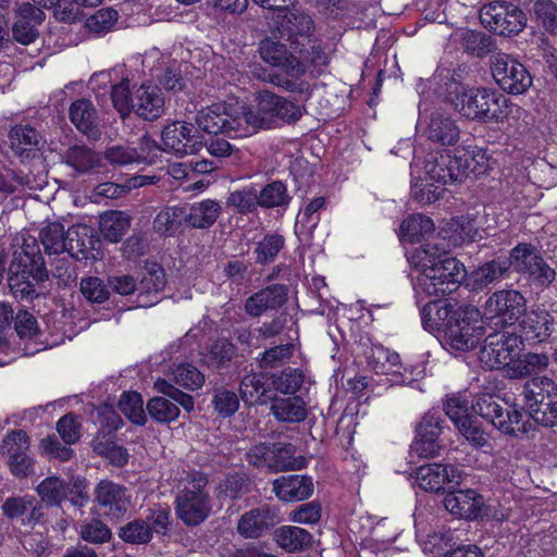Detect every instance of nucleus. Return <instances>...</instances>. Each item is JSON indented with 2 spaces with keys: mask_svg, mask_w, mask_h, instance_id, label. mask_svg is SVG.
I'll return each instance as SVG.
<instances>
[{
  "mask_svg": "<svg viewBox=\"0 0 557 557\" xmlns=\"http://www.w3.org/2000/svg\"><path fill=\"white\" fill-rule=\"evenodd\" d=\"M362 346L367 366L376 374H385L400 364V356L380 343H363Z\"/></svg>",
  "mask_w": 557,
  "mask_h": 557,
  "instance_id": "nucleus-40",
  "label": "nucleus"
},
{
  "mask_svg": "<svg viewBox=\"0 0 557 557\" xmlns=\"http://www.w3.org/2000/svg\"><path fill=\"white\" fill-rule=\"evenodd\" d=\"M273 393L295 394L304 382L302 372L298 369L287 368L280 374H271Z\"/></svg>",
  "mask_w": 557,
  "mask_h": 557,
  "instance_id": "nucleus-64",
  "label": "nucleus"
},
{
  "mask_svg": "<svg viewBox=\"0 0 557 557\" xmlns=\"http://www.w3.org/2000/svg\"><path fill=\"white\" fill-rule=\"evenodd\" d=\"M433 143L442 146H453L459 140L460 131L456 122L447 115L434 113L423 131Z\"/></svg>",
  "mask_w": 557,
  "mask_h": 557,
  "instance_id": "nucleus-37",
  "label": "nucleus"
},
{
  "mask_svg": "<svg viewBox=\"0 0 557 557\" xmlns=\"http://www.w3.org/2000/svg\"><path fill=\"white\" fill-rule=\"evenodd\" d=\"M250 76L259 82L269 83L274 87L289 92H302L305 90L304 82H296L282 73L272 72L265 69L261 63L253 62L248 65Z\"/></svg>",
  "mask_w": 557,
  "mask_h": 557,
  "instance_id": "nucleus-43",
  "label": "nucleus"
},
{
  "mask_svg": "<svg viewBox=\"0 0 557 557\" xmlns=\"http://www.w3.org/2000/svg\"><path fill=\"white\" fill-rule=\"evenodd\" d=\"M411 281L416 301H429L420 310L423 329L443 337L455 351L474 349L481 339L480 311L472 305H459L455 296L461 285L476 288L493 281Z\"/></svg>",
  "mask_w": 557,
  "mask_h": 557,
  "instance_id": "nucleus-2",
  "label": "nucleus"
},
{
  "mask_svg": "<svg viewBox=\"0 0 557 557\" xmlns=\"http://www.w3.org/2000/svg\"><path fill=\"white\" fill-rule=\"evenodd\" d=\"M480 20L485 28L500 36L517 35L527 26L525 13L507 1H494L483 5Z\"/></svg>",
  "mask_w": 557,
  "mask_h": 557,
  "instance_id": "nucleus-12",
  "label": "nucleus"
},
{
  "mask_svg": "<svg viewBox=\"0 0 557 557\" xmlns=\"http://www.w3.org/2000/svg\"><path fill=\"white\" fill-rule=\"evenodd\" d=\"M186 222V208L181 206L165 207L153 219V230L163 236H175Z\"/></svg>",
  "mask_w": 557,
  "mask_h": 557,
  "instance_id": "nucleus-42",
  "label": "nucleus"
},
{
  "mask_svg": "<svg viewBox=\"0 0 557 557\" xmlns=\"http://www.w3.org/2000/svg\"><path fill=\"white\" fill-rule=\"evenodd\" d=\"M119 536L129 544H147L152 539V529L148 521L135 519L120 529Z\"/></svg>",
  "mask_w": 557,
  "mask_h": 557,
  "instance_id": "nucleus-63",
  "label": "nucleus"
},
{
  "mask_svg": "<svg viewBox=\"0 0 557 557\" xmlns=\"http://www.w3.org/2000/svg\"><path fill=\"white\" fill-rule=\"evenodd\" d=\"M273 541L286 553H300L311 547L313 535L296 525H281L273 531Z\"/></svg>",
  "mask_w": 557,
  "mask_h": 557,
  "instance_id": "nucleus-36",
  "label": "nucleus"
},
{
  "mask_svg": "<svg viewBox=\"0 0 557 557\" xmlns=\"http://www.w3.org/2000/svg\"><path fill=\"white\" fill-rule=\"evenodd\" d=\"M95 502L100 513L111 520L123 517L131 503L127 488L110 480H101L97 484Z\"/></svg>",
  "mask_w": 557,
  "mask_h": 557,
  "instance_id": "nucleus-25",
  "label": "nucleus"
},
{
  "mask_svg": "<svg viewBox=\"0 0 557 557\" xmlns=\"http://www.w3.org/2000/svg\"><path fill=\"white\" fill-rule=\"evenodd\" d=\"M527 310L524 296L517 290L494 293L485 304L484 311L495 325H513Z\"/></svg>",
  "mask_w": 557,
  "mask_h": 557,
  "instance_id": "nucleus-15",
  "label": "nucleus"
},
{
  "mask_svg": "<svg viewBox=\"0 0 557 557\" xmlns=\"http://www.w3.org/2000/svg\"><path fill=\"white\" fill-rule=\"evenodd\" d=\"M521 406L525 419L544 428L557 426V382L548 376H534L523 386Z\"/></svg>",
  "mask_w": 557,
  "mask_h": 557,
  "instance_id": "nucleus-8",
  "label": "nucleus"
},
{
  "mask_svg": "<svg viewBox=\"0 0 557 557\" xmlns=\"http://www.w3.org/2000/svg\"><path fill=\"white\" fill-rule=\"evenodd\" d=\"M435 230L431 218L417 213L405 219L399 228L401 240L418 243L422 238L431 235Z\"/></svg>",
  "mask_w": 557,
  "mask_h": 557,
  "instance_id": "nucleus-46",
  "label": "nucleus"
},
{
  "mask_svg": "<svg viewBox=\"0 0 557 557\" xmlns=\"http://www.w3.org/2000/svg\"><path fill=\"white\" fill-rule=\"evenodd\" d=\"M36 491L42 505L60 506L66 497V483L59 476H47L38 484Z\"/></svg>",
  "mask_w": 557,
  "mask_h": 557,
  "instance_id": "nucleus-55",
  "label": "nucleus"
},
{
  "mask_svg": "<svg viewBox=\"0 0 557 557\" xmlns=\"http://www.w3.org/2000/svg\"><path fill=\"white\" fill-rule=\"evenodd\" d=\"M459 274H462L461 278H467L465 264L449 253L438 250L432 272L425 273V278H454Z\"/></svg>",
  "mask_w": 557,
  "mask_h": 557,
  "instance_id": "nucleus-53",
  "label": "nucleus"
},
{
  "mask_svg": "<svg viewBox=\"0 0 557 557\" xmlns=\"http://www.w3.org/2000/svg\"><path fill=\"white\" fill-rule=\"evenodd\" d=\"M69 116L75 127L87 137L92 139L100 137L97 110L90 100L85 98L75 100L69 109Z\"/></svg>",
  "mask_w": 557,
  "mask_h": 557,
  "instance_id": "nucleus-34",
  "label": "nucleus"
},
{
  "mask_svg": "<svg viewBox=\"0 0 557 557\" xmlns=\"http://www.w3.org/2000/svg\"><path fill=\"white\" fill-rule=\"evenodd\" d=\"M198 128L212 135L227 134L234 137H246L252 134L250 125V108L242 107L240 112H230L222 103L201 109L196 114Z\"/></svg>",
  "mask_w": 557,
  "mask_h": 557,
  "instance_id": "nucleus-9",
  "label": "nucleus"
},
{
  "mask_svg": "<svg viewBox=\"0 0 557 557\" xmlns=\"http://www.w3.org/2000/svg\"><path fill=\"white\" fill-rule=\"evenodd\" d=\"M280 521L278 509L264 504L244 512L236 529L242 537L257 540L274 531Z\"/></svg>",
  "mask_w": 557,
  "mask_h": 557,
  "instance_id": "nucleus-21",
  "label": "nucleus"
},
{
  "mask_svg": "<svg viewBox=\"0 0 557 557\" xmlns=\"http://www.w3.org/2000/svg\"><path fill=\"white\" fill-rule=\"evenodd\" d=\"M163 150L177 157L194 154L203 147V138L198 129L187 122L175 121L162 131Z\"/></svg>",
  "mask_w": 557,
  "mask_h": 557,
  "instance_id": "nucleus-20",
  "label": "nucleus"
},
{
  "mask_svg": "<svg viewBox=\"0 0 557 557\" xmlns=\"http://www.w3.org/2000/svg\"><path fill=\"white\" fill-rule=\"evenodd\" d=\"M524 349L522 336L508 331L488 334L480 349V360L490 369L508 368L513 366L516 358Z\"/></svg>",
  "mask_w": 557,
  "mask_h": 557,
  "instance_id": "nucleus-11",
  "label": "nucleus"
},
{
  "mask_svg": "<svg viewBox=\"0 0 557 557\" xmlns=\"http://www.w3.org/2000/svg\"><path fill=\"white\" fill-rule=\"evenodd\" d=\"M454 159L450 156L431 157L424 161L423 169H414L417 175L420 173L422 180L428 184H438L444 187L448 182L457 181L458 174L455 173Z\"/></svg>",
  "mask_w": 557,
  "mask_h": 557,
  "instance_id": "nucleus-35",
  "label": "nucleus"
},
{
  "mask_svg": "<svg viewBox=\"0 0 557 557\" xmlns=\"http://www.w3.org/2000/svg\"><path fill=\"white\" fill-rule=\"evenodd\" d=\"M9 278H48L36 238L23 236L20 249L13 252L9 267Z\"/></svg>",
  "mask_w": 557,
  "mask_h": 557,
  "instance_id": "nucleus-18",
  "label": "nucleus"
},
{
  "mask_svg": "<svg viewBox=\"0 0 557 557\" xmlns=\"http://www.w3.org/2000/svg\"><path fill=\"white\" fill-rule=\"evenodd\" d=\"M10 148L22 160L35 158L46 146L42 134L30 124H16L9 132Z\"/></svg>",
  "mask_w": 557,
  "mask_h": 557,
  "instance_id": "nucleus-29",
  "label": "nucleus"
},
{
  "mask_svg": "<svg viewBox=\"0 0 557 557\" xmlns=\"http://www.w3.org/2000/svg\"><path fill=\"white\" fill-rule=\"evenodd\" d=\"M414 479L420 488L434 494L448 495L445 497V507L453 515L467 520L483 519V496L475 490L456 491L460 484V472L457 467L447 463H428L414 471Z\"/></svg>",
  "mask_w": 557,
  "mask_h": 557,
  "instance_id": "nucleus-3",
  "label": "nucleus"
},
{
  "mask_svg": "<svg viewBox=\"0 0 557 557\" xmlns=\"http://www.w3.org/2000/svg\"><path fill=\"white\" fill-rule=\"evenodd\" d=\"M414 169H418V164L414 163L412 165V181H411V195L414 200L422 203H433L435 202L442 191L444 190L443 186L435 184L431 185L428 182L422 180V175L419 173L416 175Z\"/></svg>",
  "mask_w": 557,
  "mask_h": 557,
  "instance_id": "nucleus-61",
  "label": "nucleus"
},
{
  "mask_svg": "<svg viewBox=\"0 0 557 557\" xmlns=\"http://www.w3.org/2000/svg\"><path fill=\"white\" fill-rule=\"evenodd\" d=\"M239 396L224 386L215 387L212 393L211 406L220 419L233 417L239 409Z\"/></svg>",
  "mask_w": 557,
  "mask_h": 557,
  "instance_id": "nucleus-54",
  "label": "nucleus"
},
{
  "mask_svg": "<svg viewBox=\"0 0 557 557\" xmlns=\"http://www.w3.org/2000/svg\"><path fill=\"white\" fill-rule=\"evenodd\" d=\"M140 149L141 152L127 146H113L107 148L104 158L112 165H128L146 161L150 154L154 157L157 156L156 151L161 150L158 144L148 136L141 137Z\"/></svg>",
  "mask_w": 557,
  "mask_h": 557,
  "instance_id": "nucleus-33",
  "label": "nucleus"
},
{
  "mask_svg": "<svg viewBox=\"0 0 557 557\" xmlns=\"http://www.w3.org/2000/svg\"><path fill=\"white\" fill-rule=\"evenodd\" d=\"M284 245L285 239L282 235L277 233L267 234L256 243L252 252L256 263L264 265L273 262Z\"/></svg>",
  "mask_w": 557,
  "mask_h": 557,
  "instance_id": "nucleus-59",
  "label": "nucleus"
},
{
  "mask_svg": "<svg viewBox=\"0 0 557 557\" xmlns=\"http://www.w3.org/2000/svg\"><path fill=\"white\" fill-rule=\"evenodd\" d=\"M119 12L111 8H102L85 20L84 26L87 32L96 37L104 36L113 30L119 21Z\"/></svg>",
  "mask_w": 557,
  "mask_h": 557,
  "instance_id": "nucleus-52",
  "label": "nucleus"
},
{
  "mask_svg": "<svg viewBox=\"0 0 557 557\" xmlns=\"http://www.w3.org/2000/svg\"><path fill=\"white\" fill-rule=\"evenodd\" d=\"M44 505L36 497L25 495L9 497L2 505L3 515L12 522L32 531L44 522Z\"/></svg>",
  "mask_w": 557,
  "mask_h": 557,
  "instance_id": "nucleus-23",
  "label": "nucleus"
},
{
  "mask_svg": "<svg viewBox=\"0 0 557 557\" xmlns=\"http://www.w3.org/2000/svg\"><path fill=\"white\" fill-rule=\"evenodd\" d=\"M131 225L129 216L122 211H106L100 215L99 230L104 239L117 243Z\"/></svg>",
  "mask_w": 557,
  "mask_h": 557,
  "instance_id": "nucleus-45",
  "label": "nucleus"
},
{
  "mask_svg": "<svg viewBox=\"0 0 557 557\" xmlns=\"http://www.w3.org/2000/svg\"><path fill=\"white\" fill-rule=\"evenodd\" d=\"M471 409L504 435L519 437L528 434L532 426L525 419L521 404H503L492 394L478 395L472 401Z\"/></svg>",
  "mask_w": 557,
  "mask_h": 557,
  "instance_id": "nucleus-5",
  "label": "nucleus"
},
{
  "mask_svg": "<svg viewBox=\"0 0 557 557\" xmlns=\"http://www.w3.org/2000/svg\"><path fill=\"white\" fill-rule=\"evenodd\" d=\"M411 281L416 301H429L420 310L423 329L443 337L455 351L474 349L481 339L480 311L472 305H459L455 296L461 285L476 288L493 281Z\"/></svg>",
  "mask_w": 557,
  "mask_h": 557,
  "instance_id": "nucleus-1",
  "label": "nucleus"
},
{
  "mask_svg": "<svg viewBox=\"0 0 557 557\" xmlns=\"http://www.w3.org/2000/svg\"><path fill=\"white\" fill-rule=\"evenodd\" d=\"M67 253L77 259H97L101 257V242L96 231L86 224H76L67 228Z\"/></svg>",
  "mask_w": 557,
  "mask_h": 557,
  "instance_id": "nucleus-27",
  "label": "nucleus"
},
{
  "mask_svg": "<svg viewBox=\"0 0 557 557\" xmlns=\"http://www.w3.org/2000/svg\"><path fill=\"white\" fill-rule=\"evenodd\" d=\"M206 479L199 480L193 488L185 487L176 496V515L186 525H198L210 512L209 495L205 491Z\"/></svg>",
  "mask_w": 557,
  "mask_h": 557,
  "instance_id": "nucleus-16",
  "label": "nucleus"
},
{
  "mask_svg": "<svg viewBox=\"0 0 557 557\" xmlns=\"http://www.w3.org/2000/svg\"><path fill=\"white\" fill-rule=\"evenodd\" d=\"M258 201L259 207L265 209L286 208L292 201V196L282 181H273L258 191Z\"/></svg>",
  "mask_w": 557,
  "mask_h": 557,
  "instance_id": "nucleus-49",
  "label": "nucleus"
},
{
  "mask_svg": "<svg viewBox=\"0 0 557 557\" xmlns=\"http://www.w3.org/2000/svg\"><path fill=\"white\" fill-rule=\"evenodd\" d=\"M533 12L539 25L549 35L557 36V3L553 0H535Z\"/></svg>",
  "mask_w": 557,
  "mask_h": 557,
  "instance_id": "nucleus-62",
  "label": "nucleus"
},
{
  "mask_svg": "<svg viewBox=\"0 0 557 557\" xmlns=\"http://www.w3.org/2000/svg\"><path fill=\"white\" fill-rule=\"evenodd\" d=\"M40 242L48 255L67 252V231L59 222H50L39 233Z\"/></svg>",
  "mask_w": 557,
  "mask_h": 557,
  "instance_id": "nucleus-51",
  "label": "nucleus"
},
{
  "mask_svg": "<svg viewBox=\"0 0 557 557\" xmlns=\"http://www.w3.org/2000/svg\"><path fill=\"white\" fill-rule=\"evenodd\" d=\"M239 394L248 405H265L274 398L271 373L265 371L250 372L239 383Z\"/></svg>",
  "mask_w": 557,
  "mask_h": 557,
  "instance_id": "nucleus-30",
  "label": "nucleus"
},
{
  "mask_svg": "<svg viewBox=\"0 0 557 557\" xmlns=\"http://www.w3.org/2000/svg\"><path fill=\"white\" fill-rule=\"evenodd\" d=\"M275 496L285 503H296L308 499L314 491L313 480L309 475L287 474L272 482Z\"/></svg>",
  "mask_w": 557,
  "mask_h": 557,
  "instance_id": "nucleus-31",
  "label": "nucleus"
},
{
  "mask_svg": "<svg viewBox=\"0 0 557 557\" xmlns=\"http://www.w3.org/2000/svg\"><path fill=\"white\" fill-rule=\"evenodd\" d=\"M298 53V59L305 64V74L310 71L311 76H320L330 63V58L320 45H312L305 48L304 42L298 49H293Z\"/></svg>",
  "mask_w": 557,
  "mask_h": 557,
  "instance_id": "nucleus-50",
  "label": "nucleus"
},
{
  "mask_svg": "<svg viewBox=\"0 0 557 557\" xmlns=\"http://www.w3.org/2000/svg\"><path fill=\"white\" fill-rule=\"evenodd\" d=\"M62 161L77 173L85 174L97 168L99 156L86 146H72L62 156Z\"/></svg>",
  "mask_w": 557,
  "mask_h": 557,
  "instance_id": "nucleus-48",
  "label": "nucleus"
},
{
  "mask_svg": "<svg viewBox=\"0 0 557 557\" xmlns=\"http://www.w3.org/2000/svg\"><path fill=\"white\" fill-rule=\"evenodd\" d=\"M512 267L515 271L533 278H554L556 273L532 244L520 243L513 247L509 260H492L479 269V278H499Z\"/></svg>",
  "mask_w": 557,
  "mask_h": 557,
  "instance_id": "nucleus-7",
  "label": "nucleus"
},
{
  "mask_svg": "<svg viewBox=\"0 0 557 557\" xmlns=\"http://www.w3.org/2000/svg\"><path fill=\"white\" fill-rule=\"evenodd\" d=\"M469 77V67L467 64H449L442 63L437 66L432 84L436 86V92L445 97L453 103V100L460 98L468 91L466 81Z\"/></svg>",
  "mask_w": 557,
  "mask_h": 557,
  "instance_id": "nucleus-24",
  "label": "nucleus"
},
{
  "mask_svg": "<svg viewBox=\"0 0 557 557\" xmlns=\"http://www.w3.org/2000/svg\"><path fill=\"white\" fill-rule=\"evenodd\" d=\"M445 428V420L440 411L429 410L416 426V436L411 445L412 450L420 458H433L443 448L441 434Z\"/></svg>",
  "mask_w": 557,
  "mask_h": 557,
  "instance_id": "nucleus-17",
  "label": "nucleus"
},
{
  "mask_svg": "<svg viewBox=\"0 0 557 557\" xmlns=\"http://www.w3.org/2000/svg\"><path fill=\"white\" fill-rule=\"evenodd\" d=\"M491 72L496 84L506 92L522 95L532 86L529 70L513 57L497 52L491 57Z\"/></svg>",
  "mask_w": 557,
  "mask_h": 557,
  "instance_id": "nucleus-13",
  "label": "nucleus"
},
{
  "mask_svg": "<svg viewBox=\"0 0 557 557\" xmlns=\"http://www.w3.org/2000/svg\"><path fill=\"white\" fill-rule=\"evenodd\" d=\"M287 300V289L283 285L267 287L246 301V310L250 315L259 317L268 309H276Z\"/></svg>",
  "mask_w": 557,
  "mask_h": 557,
  "instance_id": "nucleus-38",
  "label": "nucleus"
},
{
  "mask_svg": "<svg viewBox=\"0 0 557 557\" xmlns=\"http://www.w3.org/2000/svg\"><path fill=\"white\" fill-rule=\"evenodd\" d=\"M258 52L263 62L273 67L283 69V75L290 79L299 82L305 75V64L277 39L271 37L261 39L258 44Z\"/></svg>",
  "mask_w": 557,
  "mask_h": 557,
  "instance_id": "nucleus-19",
  "label": "nucleus"
},
{
  "mask_svg": "<svg viewBox=\"0 0 557 557\" xmlns=\"http://www.w3.org/2000/svg\"><path fill=\"white\" fill-rule=\"evenodd\" d=\"M520 335L529 344L545 343L555 331V317L545 308L524 312L519 323Z\"/></svg>",
  "mask_w": 557,
  "mask_h": 557,
  "instance_id": "nucleus-28",
  "label": "nucleus"
},
{
  "mask_svg": "<svg viewBox=\"0 0 557 557\" xmlns=\"http://www.w3.org/2000/svg\"><path fill=\"white\" fill-rule=\"evenodd\" d=\"M455 109L465 117L482 123H503L513 104L503 94L487 88H469L460 100H453Z\"/></svg>",
  "mask_w": 557,
  "mask_h": 557,
  "instance_id": "nucleus-6",
  "label": "nucleus"
},
{
  "mask_svg": "<svg viewBox=\"0 0 557 557\" xmlns=\"http://www.w3.org/2000/svg\"><path fill=\"white\" fill-rule=\"evenodd\" d=\"M165 110L163 94L157 86L140 85L134 92L133 112L145 121H156Z\"/></svg>",
  "mask_w": 557,
  "mask_h": 557,
  "instance_id": "nucleus-32",
  "label": "nucleus"
},
{
  "mask_svg": "<svg viewBox=\"0 0 557 557\" xmlns=\"http://www.w3.org/2000/svg\"><path fill=\"white\" fill-rule=\"evenodd\" d=\"M548 364L549 358L545 352H520L513 366H510L509 373L512 377H527L545 371Z\"/></svg>",
  "mask_w": 557,
  "mask_h": 557,
  "instance_id": "nucleus-47",
  "label": "nucleus"
},
{
  "mask_svg": "<svg viewBox=\"0 0 557 557\" xmlns=\"http://www.w3.org/2000/svg\"><path fill=\"white\" fill-rule=\"evenodd\" d=\"M274 21L280 38L288 41L292 49H298L305 40L310 42L315 32L311 15L296 7L280 10Z\"/></svg>",
  "mask_w": 557,
  "mask_h": 557,
  "instance_id": "nucleus-14",
  "label": "nucleus"
},
{
  "mask_svg": "<svg viewBox=\"0 0 557 557\" xmlns=\"http://www.w3.org/2000/svg\"><path fill=\"white\" fill-rule=\"evenodd\" d=\"M256 100V110L250 109L252 134L259 129L275 128L278 121L295 123L302 115L296 103L269 90L259 91Z\"/></svg>",
  "mask_w": 557,
  "mask_h": 557,
  "instance_id": "nucleus-10",
  "label": "nucleus"
},
{
  "mask_svg": "<svg viewBox=\"0 0 557 557\" xmlns=\"http://www.w3.org/2000/svg\"><path fill=\"white\" fill-rule=\"evenodd\" d=\"M272 411L276 420L282 422H301L307 418V408L299 396L272 399Z\"/></svg>",
  "mask_w": 557,
  "mask_h": 557,
  "instance_id": "nucleus-44",
  "label": "nucleus"
},
{
  "mask_svg": "<svg viewBox=\"0 0 557 557\" xmlns=\"http://www.w3.org/2000/svg\"><path fill=\"white\" fill-rule=\"evenodd\" d=\"M463 50L474 57L484 58L495 49L492 36L476 30H466L461 35Z\"/></svg>",
  "mask_w": 557,
  "mask_h": 557,
  "instance_id": "nucleus-58",
  "label": "nucleus"
},
{
  "mask_svg": "<svg viewBox=\"0 0 557 557\" xmlns=\"http://www.w3.org/2000/svg\"><path fill=\"white\" fill-rule=\"evenodd\" d=\"M454 164L458 170V177L473 173L484 174L491 169V157L485 149L474 147L473 149L456 150Z\"/></svg>",
  "mask_w": 557,
  "mask_h": 557,
  "instance_id": "nucleus-39",
  "label": "nucleus"
},
{
  "mask_svg": "<svg viewBox=\"0 0 557 557\" xmlns=\"http://www.w3.org/2000/svg\"><path fill=\"white\" fill-rule=\"evenodd\" d=\"M202 361L212 373L224 377L237 374L240 367L236 345L224 337L218 338L207 348Z\"/></svg>",
  "mask_w": 557,
  "mask_h": 557,
  "instance_id": "nucleus-22",
  "label": "nucleus"
},
{
  "mask_svg": "<svg viewBox=\"0 0 557 557\" xmlns=\"http://www.w3.org/2000/svg\"><path fill=\"white\" fill-rule=\"evenodd\" d=\"M45 18L42 9L29 2L17 4L15 22L12 25V39L24 46L33 44L39 36L38 26Z\"/></svg>",
  "mask_w": 557,
  "mask_h": 557,
  "instance_id": "nucleus-26",
  "label": "nucleus"
},
{
  "mask_svg": "<svg viewBox=\"0 0 557 557\" xmlns=\"http://www.w3.org/2000/svg\"><path fill=\"white\" fill-rule=\"evenodd\" d=\"M147 412L159 423L169 424L180 416V408L173 401L161 396H154L147 404Z\"/></svg>",
  "mask_w": 557,
  "mask_h": 557,
  "instance_id": "nucleus-60",
  "label": "nucleus"
},
{
  "mask_svg": "<svg viewBox=\"0 0 557 557\" xmlns=\"http://www.w3.org/2000/svg\"><path fill=\"white\" fill-rule=\"evenodd\" d=\"M119 410L135 425L147 421L141 395L135 391L123 392L117 403Z\"/></svg>",
  "mask_w": 557,
  "mask_h": 557,
  "instance_id": "nucleus-57",
  "label": "nucleus"
},
{
  "mask_svg": "<svg viewBox=\"0 0 557 557\" xmlns=\"http://www.w3.org/2000/svg\"><path fill=\"white\" fill-rule=\"evenodd\" d=\"M79 281L81 293L90 304H103L109 299L111 287L116 294L128 296L136 294L137 307L148 308L161 300V293L169 283L174 284L173 299L178 301L191 298L190 281Z\"/></svg>",
  "mask_w": 557,
  "mask_h": 557,
  "instance_id": "nucleus-4",
  "label": "nucleus"
},
{
  "mask_svg": "<svg viewBox=\"0 0 557 557\" xmlns=\"http://www.w3.org/2000/svg\"><path fill=\"white\" fill-rule=\"evenodd\" d=\"M273 472L298 470L305 467L304 457H295L296 447L292 443L274 442Z\"/></svg>",
  "mask_w": 557,
  "mask_h": 557,
  "instance_id": "nucleus-56",
  "label": "nucleus"
},
{
  "mask_svg": "<svg viewBox=\"0 0 557 557\" xmlns=\"http://www.w3.org/2000/svg\"><path fill=\"white\" fill-rule=\"evenodd\" d=\"M222 211L221 205L212 199L195 202L186 212V223L193 228H209Z\"/></svg>",
  "mask_w": 557,
  "mask_h": 557,
  "instance_id": "nucleus-41",
  "label": "nucleus"
}]
</instances>
